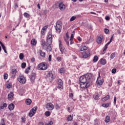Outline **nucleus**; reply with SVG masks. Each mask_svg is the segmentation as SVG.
Masks as SVG:
<instances>
[{
	"mask_svg": "<svg viewBox=\"0 0 125 125\" xmlns=\"http://www.w3.org/2000/svg\"><path fill=\"white\" fill-rule=\"evenodd\" d=\"M93 61L94 63H95L97 62H98V57H97V56H95L94 57Z\"/></svg>",
	"mask_w": 125,
	"mask_h": 125,
	"instance_id": "obj_30",
	"label": "nucleus"
},
{
	"mask_svg": "<svg viewBox=\"0 0 125 125\" xmlns=\"http://www.w3.org/2000/svg\"><path fill=\"white\" fill-rule=\"evenodd\" d=\"M0 125H5L4 124V120L2 119L1 123L0 124Z\"/></svg>",
	"mask_w": 125,
	"mask_h": 125,
	"instance_id": "obj_54",
	"label": "nucleus"
},
{
	"mask_svg": "<svg viewBox=\"0 0 125 125\" xmlns=\"http://www.w3.org/2000/svg\"><path fill=\"white\" fill-rule=\"evenodd\" d=\"M57 88H58V89H60V90L63 89V85H58L57 86Z\"/></svg>",
	"mask_w": 125,
	"mask_h": 125,
	"instance_id": "obj_39",
	"label": "nucleus"
},
{
	"mask_svg": "<svg viewBox=\"0 0 125 125\" xmlns=\"http://www.w3.org/2000/svg\"><path fill=\"white\" fill-rule=\"evenodd\" d=\"M87 49V47L84 45H82L81 46V51H83V50H86Z\"/></svg>",
	"mask_w": 125,
	"mask_h": 125,
	"instance_id": "obj_27",
	"label": "nucleus"
},
{
	"mask_svg": "<svg viewBox=\"0 0 125 125\" xmlns=\"http://www.w3.org/2000/svg\"><path fill=\"white\" fill-rule=\"evenodd\" d=\"M47 80H49V82L53 81V74L52 71H49L46 76Z\"/></svg>",
	"mask_w": 125,
	"mask_h": 125,
	"instance_id": "obj_8",
	"label": "nucleus"
},
{
	"mask_svg": "<svg viewBox=\"0 0 125 125\" xmlns=\"http://www.w3.org/2000/svg\"><path fill=\"white\" fill-rule=\"evenodd\" d=\"M107 63V61L105 59H101V64L102 65H106Z\"/></svg>",
	"mask_w": 125,
	"mask_h": 125,
	"instance_id": "obj_20",
	"label": "nucleus"
},
{
	"mask_svg": "<svg viewBox=\"0 0 125 125\" xmlns=\"http://www.w3.org/2000/svg\"><path fill=\"white\" fill-rule=\"evenodd\" d=\"M110 103H107L106 104H103L102 106L103 107H105V108H108V107H109V106H110Z\"/></svg>",
	"mask_w": 125,
	"mask_h": 125,
	"instance_id": "obj_32",
	"label": "nucleus"
},
{
	"mask_svg": "<svg viewBox=\"0 0 125 125\" xmlns=\"http://www.w3.org/2000/svg\"><path fill=\"white\" fill-rule=\"evenodd\" d=\"M36 77H37V73H36V72H35L32 71L31 73V75L29 77L30 79V82H31L32 83H35Z\"/></svg>",
	"mask_w": 125,
	"mask_h": 125,
	"instance_id": "obj_6",
	"label": "nucleus"
},
{
	"mask_svg": "<svg viewBox=\"0 0 125 125\" xmlns=\"http://www.w3.org/2000/svg\"><path fill=\"white\" fill-rule=\"evenodd\" d=\"M2 106H3L4 108H6V107H7V104H6V103H4V104H3Z\"/></svg>",
	"mask_w": 125,
	"mask_h": 125,
	"instance_id": "obj_58",
	"label": "nucleus"
},
{
	"mask_svg": "<svg viewBox=\"0 0 125 125\" xmlns=\"http://www.w3.org/2000/svg\"><path fill=\"white\" fill-rule=\"evenodd\" d=\"M45 115L46 117H49L50 116V112L49 111H46L45 112Z\"/></svg>",
	"mask_w": 125,
	"mask_h": 125,
	"instance_id": "obj_41",
	"label": "nucleus"
},
{
	"mask_svg": "<svg viewBox=\"0 0 125 125\" xmlns=\"http://www.w3.org/2000/svg\"><path fill=\"white\" fill-rule=\"evenodd\" d=\"M60 73L61 74H64L65 73V68H62L60 69Z\"/></svg>",
	"mask_w": 125,
	"mask_h": 125,
	"instance_id": "obj_33",
	"label": "nucleus"
},
{
	"mask_svg": "<svg viewBox=\"0 0 125 125\" xmlns=\"http://www.w3.org/2000/svg\"><path fill=\"white\" fill-rule=\"evenodd\" d=\"M104 82V80H103V79H102V80L97 79V83L99 85H102Z\"/></svg>",
	"mask_w": 125,
	"mask_h": 125,
	"instance_id": "obj_19",
	"label": "nucleus"
},
{
	"mask_svg": "<svg viewBox=\"0 0 125 125\" xmlns=\"http://www.w3.org/2000/svg\"><path fill=\"white\" fill-rule=\"evenodd\" d=\"M73 120V116L69 115L67 118V121L71 122Z\"/></svg>",
	"mask_w": 125,
	"mask_h": 125,
	"instance_id": "obj_42",
	"label": "nucleus"
},
{
	"mask_svg": "<svg viewBox=\"0 0 125 125\" xmlns=\"http://www.w3.org/2000/svg\"><path fill=\"white\" fill-rule=\"evenodd\" d=\"M40 54L42 57H43V58L45 57V53H44L42 50H40Z\"/></svg>",
	"mask_w": 125,
	"mask_h": 125,
	"instance_id": "obj_24",
	"label": "nucleus"
},
{
	"mask_svg": "<svg viewBox=\"0 0 125 125\" xmlns=\"http://www.w3.org/2000/svg\"><path fill=\"white\" fill-rule=\"evenodd\" d=\"M69 39H67V38L64 39V41L67 45H69V41H68Z\"/></svg>",
	"mask_w": 125,
	"mask_h": 125,
	"instance_id": "obj_52",
	"label": "nucleus"
},
{
	"mask_svg": "<svg viewBox=\"0 0 125 125\" xmlns=\"http://www.w3.org/2000/svg\"><path fill=\"white\" fill-rule=\"evenodd\" d=\"M93 98L94 99H95V100H97V99L99 98V95L98 93H96L93 95Z\"/></svg>",
	"mask_w": 125,
	"mask_h": 125,
	"instance_id": "obj_31",
	"label": "nucleus"
},
{
	"mask_svg": "<svg viewBox=\"0 0 125 125\" xmlns=\"http://www.w3.org/2000/svg\"><path fill=\"white\" fill-rule=\"evenodd\" d=\"M48 125H53V122L51 121V122H49V123H48Z\"/></svg>",
	"mask_w": 125,
	"mask_h": 125,
	"instance_id": "obj_63",
	"label": "nucleus"
},
{
	"mask_svg": "<svg viewBox=\"0 0 125 125\" xmlns=\"http://www.w3.org/2000/svg\"><path fill=\"white\" fill-rule=\"evenodd\" d=\"M104 33H105V34H108V33H109V29H108L107 28H105L104 29Z\"/></svg>",
	"mask_w": 125,
	"mask_h": 125,
	"instance_id": "obj_51",
	"label": "nucleus"
},
{
	"mask_svg": "<svg viewBox=\"0 0 125 125\" xmlns=\"http://www.w3.org/2000/svg\"><path fill=\"white\" fill-rule=\"evenodd\" d=\"M21 120L22 123H25V122H26V118L25 117H21Z\"/></svg>",
	"mask_w": 125,
	"mask_h": 125,
	"instance_id": "obj_47",
	"label": "nucleus"
},
{
	"mask_svg": "<svg viewBox=\"0 0 125 125\" xmlns=\"http://www.w3.org/2000/svg\"><path fill=\"white\" fill-rule=\"evenodd\" d=\"M76 20V17L75 16H72L70 20V22H72Z\"/></svg>",
	"mask_w": 125,
	"mask_h": 125,
	"instance_id": "obj_43",
	"label": "nucleus"
},
{
	"mask_svg": "<svg viewBox=\"0 0 125 125\" xmlns=\"http://www.w3.org/2000/svg\"><path fill=\"white\" fill-rule=\"evenodd\" d=\"M116 72L117 69L116 68H113V69H112L111 73H112V74H116Z\"/></svg>",
	"mask_w": 125,
	"mask_h": 125,
	"instance_id": "obj_45",
	"label": "nucleus"
},
{
	"mask_svg": "<svg viewBox=\"0 0 125 125\" xmlns=\"http://www.w3.org/2000/svg\"><path fill=\"white\" fill-rule=\"evenodd\" d=\"M116 56V53H113L110 55L111 59H114L115 57Z\"/></svg>",
	"mask_w": 125,
	"mask_h": 125,
	"instance_id": "obj_34",
	"label": "nucleus"
},
{
	"mask_svg": "<svg viewBox=\"0 0 125 125\" xmlns=\"http://www.w3.org/2000/svg\"><path fill=\"white\" fill-rule=\"evenodd\" d=\"M25 103L27 105H31V104L32 103V100L30 99H27L25 100Z\"/></svg>",
	"mask_w": 125,
	"mask_h": 125,
	"instance_id": "obj_22",
	"label": "nucleus"
},
{
	"mask_svg": "<svg viewBox=\"0 0 125 125\" xmlns=\"http://www.w3.org/2000/svg\"><path fill=\"white\" fill-rule=\"evenodd\" d=\"M55 27L57 33H58V34H60L61 32V29H62V22H61V21H58L56 23V25Z\"/></svg>",
	"mask_w": 125,
	"mask_h": 125,
	"instance_id": "obj_2",
	"label": "nucleus"
},
{
	"mask_svg": "<svg viewBox=\"0 0 125 125\" xmlns=\"http://www.w3.org/2000/svg\"><path fill=\"white\" fill-rule=\"evenodd\" d=\"M52 57V56H51V55H49V57H48V61H49L50 62V61H51V58Z\"/></svg>",
	"mask_w": 125,
	"mask_h": 125,
	"instance_id": "obj_55",
	"label": "nucleus"
},
{
	"mask_svg": "<svg viewBox=\"0 0 125 125\" xmlns=\"http://www.w3.org/2000/svg\"><path fill=\"white\" fill-rule=\"evenodd\" d=\"M80 84L81 88H87V87L89 86V82L84 83H80Z\"/></svg>",
	"mask_w": 125,
	"mask_h": 125,
	"instance_id": "obj_12",
	"label": "nucleus"
},
{
	"mask_svg": "<svg viewBox=\"0 0 125 125\" xmlns=\"http://www.w3.org/2000/svg\"><path fill=\"white\" fill-rule=\"evenodd\" d=\"M38 68L39 70H41L42 71H43L47 69V65H46V64L45 63V62H42L38 64Z\"/></svg>",
	"mask_w": 125,
	"mask_h": 125,
	"instance_id": "obj_3",
	"label": "nucleus"
},
{
	"mask_svg": "<svg viewBox=\"0 0 125 125\" xmlns=\"http://www.w3.org/2000/svg\"><path fill=\"white\" fill-rule=\"evenodd\" d=\"M80 83H89V82L87 81L86 78L84 75L82 76L79 78Z\"/></svg>",
	"mask_w": 125,
	"mask_h": 125,
	"instance_id": "obj_9",
	"label": "nucleus"
},
{
	"mask_svg": "<svg viewBox=\"0 0 125 125\" xmlns=\"http://www.w3.org/2000/svg\"><path fill=\"white\" fill-rule=\"evenodd\" d=\"M58 85H63V81L61 79L58 80Z\"/></svg>",
	"mask_w": 125,
	"mask_h": 125,
	"instance_id": "obj_28",
	"label": "nucleus"
},
{
	"mask_svg": "<svg viewBox=\"0 0 125 125\" xmlns=\"http://www.w3.org/2000/svg\"><path fill=\"white\" fill-rule=\"evenodd\" d=\"M84 76H85V78H86L87 82H88V81H89L92 77V74H91V73H87L84 75Z\"/></svg>",
	"mask_w": 125,
	"mask_h": 125,
	"instance_id": "obj_15",
	"label": "nucleus"
},
{
	"mask_svg": "<svg viewBox=\"0 0 125 125\" xmlns=\"http://www.w3.org/2000/svg\"><path fill=\"white\" fill-rule=\"evenodd\" d=\"M105 20H107V21H109L110 20V17L108 16H105Z\"/></svg>",
	"mask_w": 125,
	"mask_h": 125,
	"instance_id": "obj_56",
	"label": "nucleus"
},
{
	"mask_svg": "<svg viewBox=\"0 0 125 125\" xmlns=\"http://www.w3.org/2000/svg\"><path fill=\"white\" fill-rule=\"evenodd\" d=\"M48 12V11H47V10H45L43 11V15H46V14H47V13Z\"/></svg>",
	"mask_w": 125,
	"mask_h": 125,
	"instance_id": "obj_53",
	"label": "nucleus"
},
{
	"mask_svg": "<svg viewBox=\"0 0 125 125\" xmlns=\"http://www.w3.org/2000/svg\"><path fill=\"white\" fill-rule=\"evenodd\" d=\"M13 96H14V94H13V92H10L9 94L8 95V99L9 100H11V99L13 98Z\"/></svg>",
	"mask_w": 125,
	"mask_h": 125,
	"instance_id": "obj_16",
	"label": "nucleus"
},
{
	"mask_svg": "<svg viewBox=\"0 0 125 125\" xmlns=\"http://www.w3.org/2000/svg\"><path fill=\"white\" fill-rule=\"evenodd\" d=\"M31 43L32 45H36L37 44V40L36 39H32Z\"/></svg>",
	"mask_w": 125,
	"mask_h": 125,
	"instance_id": "obj_25",
	"label": "nucleus"
},
{
	"mask_svg": "<svg viewBox=\"0 0 125 125\" xmlns=\"http://www.w3.org/2000/svg\"><path fill=\"white\" fill-rule=\"evenodd\" d=\"M62 60V59L61 58V57H58L57 58V61L58 62H61V61Z\"/></svg>",
	"mask_w": 125,
	"mask_h": 125,
	"instance_id": "obj_46",
	"label": "nucleus"
},
{
	"mask_svg": "<svg viewBox=\"0 0 125 125\" xmlns=\"http://www.w3.org/2000/svg\"><path fill=\"white\" fill-rule=\"evenodd\" d=\"M19 57H20V59H21V60H23V59L24 58V55H23L22 53H20V55H19Z\"/></svg>",
	"mask_w": 125,
	"mask_h": 125,
	"instance_id": "obj_38",
	"label": "nucleus"
},
{
	"mask_svg": "<svg viewBox=\"0 0 125 125\" xmlns=\"http://www.w3.org/2000/svg\"><path fill=\"white\" fill-rule=\"evenodd\" d=\"M66 36L67 40H69V39H70V37H69V35L68 34V33H66Z\"/></svg>",
	"mask_w": 125,
	"mask_h": 125,
	"instance_id": "obj_59",
	"label": "nucleus"
},
{
	"mask_svg": "<svg viewBox=\"0 0 125 125\" xmlns=\"http://www.w3.org/2000/svg\"><path fill=\"white\" fill-rule=\"evenodd\" d=\"M103 39V36L102 35L100 36L97 40V42L98 43H101L102 42V39Z\"/></svg>",
	"mask_w": 125,
	"mask_h": 125,
	"instance_id": "obj_17",
	"label": "nucleus"
},
{
	"mask_svg": "<svg viewBox=\"0 0 125 125\" xmlns=\"http://www.w3.org/2000/svg\"><path fill=\"white\" fill-rule=\"evenodd\" d=\"M44 124L42 122H40L39 123V125H44Z\"/></svg>",
	"mask_w": 125,
	"mask_h": 125,
	"instance_id": "obj_64",
	"label": "nucleus"
},
{
	"mask_svg": "<svg viewBox=\"0 0 125 125\" xmlns=\"http://www.w3.org/2000/svg\"><path fill=\"white\" fill-rule=\"evenodd\" d=\"M88 56H90V52L89 51L87 50L83 55V58H87Z\"/></svg>",
	"mask_w": 125,
	"mask_h": 125,
	"instance_id": "obj_18",
	"label": "nucleus"
},
{
	"mask_svg": "<svg viewBox=\"0 0 125 125\" xmlns=\"http://www.w3.org/2000/svg\"><path fill=\"white\" fill-rule=\"evenodd\" d=\"M2 48L3 49L5 53H7V51H6V48L5 47V46L4 45V44H2L1 45Z\"/></svg>",
	"mask_w": 125,
	"mask_h": 125,
	"instance_id": "obj_29",
	"label": "nucleus"
},
{
	"mask_svg": "<svg viewBox=\"0 0 125 125\" xmlns=\"http://www.w3.org/2000/svg\"><path fill=\"white\" fill-rule=\"evenodd\" d=\"M14 107H15V106L13 104H10L8 106L9 110L12 111V110L14 109Z\"/></svg>",
	"mask_w": 125,
	"mask_h": 125,
	"instance_id": "obj_21",
	"label": "nucleus"
},
{
	"mask_svg": "<svg viewBox=\"0 0 125 125\" xmlns=\"http://www.w3.org/2000/svg\"><path fill=\"white\" fill-rule=\"evenodd\" d=\"M114 104H116V102H117V97H114Z\"/></svg>",
	"mask_w": 125,
	"mask_h": 125,
	"instance_id": "obj_60",
	"label": "nucleus"
},
{
	"mask_svg": "<svg viewBox=\"0 0 125 125\" xmlns=\"http://www.w3.org/2000/svg\"><path fill=\"white\" fill-rule=\"evenodd\" d=\"M59 45L60 50L62 54H64V52L66 51V49H65V47H64V46H63V44H62V41L60 40H59Z\"/></svg>",
	"mask_w": 125,
	"mask_h": 125,
	"instance_id": "obj_4",
	"label": "nucleus"
},
{
	"mask_svg": "<svg viewBox=\"0 0 125 125\" xmlns=\"http://www.w3.org/2000/svg\"><path fill=\"white\" fill-rule=\"evenodd\" d=\"M17 73V70H16V69L14 68L12 70V72L10 73L11 79H14V78H15V76H16Z\"/></svg>",
	"mask_w": 125,
	"mask_h": 125,
	"instance_id": "obj_13",
	"label": "nucleus"
},
{
	"mask_svg": "<svg viewBox=\"0 0 125 125\" xmlns=\"http://www.w3.org/2000/svg\"><path fill=\"white\" fill-rule=\"evenodd\" d=\"M59 4V7L60 10L62 11H64L65 9H66V5L63 3L62 2H60L58 3Z\"/></svg>",
	"mask_w": 125,
	"mask_h": 125,
	"instance_id": "obj_11",
	"label": "nucleus"
},
{
	"mask_svg": "<svg viewBox=\"0 0 125 125\" xmlns=\"http://www.w3.org/2000/svg\"><path fill=\"white\" fill-rule=\"evenodd\" d=\"M26 62H22L21 63V68H22V69H25L26 68Z\"/></svg>",
	"mask_w": 125,
	"mask_h": 125,
	"instance_id": "obj_36",
	"label": "nucleus"
},
{
	"mask_svg": "<svg viewBox=\"0 0 125 125\" xmlns=\"http://www.w3.org/2000/svg\"><path fill=\"white\" fill-rule=\"evenodd\" d=\"M11 87V85L8 84V85H7V88H10Z\"/></svg>",
	"mask_w": 125,
	"mask_h": 125,
	"instance_id": "obj_61",
	"label": "nucleus"
},
{
	"mask_svg": "<svg viewBox=\"0 0 125 125\" xmlns=\"http://www.w3.org/2000/svg\"><path fill=\"white\" fill-rule=\"evenodd\" d=\"M17 80L20 83H22V84L26 83V78L23 75L19 76Z\"/></svg>",
	"mask_w": 125,
	"mask_h": 125,
	"instance_id": "obj_7",
	"label": "nucleus"
},
{
	"mask_svg": "<svg viewBox=\"0 0 125 125\" xmlns=\"http://www.w3.org/2000/svg\"><path fill=\"white\" fill-rule=\"evenodd\" d=\"M112 41H113V36H112L110 38V41L108 42L104 46V49L103 50V52H105V51H106V50H107V48H108V45H109V44H110L112 42Z\"/></svg>",
	"mask_w": 125,
	"mask_h": 125,
	"instance_id": "obj_14",
	"label": "nucleus"
},
{
	"mask_svg": "<svg viewBox=\"0 0 125 125\" xmlns=\"http://www.w3.org/2000/svg\"><path fill=\"white\" fill-rule=\"evenodd\" d=\"M23 15L24 17H26V18H29V17L30 16V15L28 13H24L23 14Z\"/></svg>",
	"mask_w": 125,
	"mask_h": 125,
	"instance_id": "obj_40",
	"label": "nucleus"
},
{
	"mask_svg": "<svg viewBox=\"0 0 125 125\" xmlns=\"http://www.w3.org/2000/svg\"><path fill=\"white\" fill-rule=\"evenodd\" d=\"M94 125H99V122H98V120H97V119L95 120V124Z\"/></svg>",
	"mask_w": 125,
	"mask_h": 125,
	"instance_id": "obj_48",
	"label": "nucleus"
},
{
	"mask_svg": "<svg viewBox=\"0 0 125 125\" xmlns=\"http://www.w3.org/2000/svg\"><path fill=\"white\" fill-rule=\"evenodd\" d=\"M52 35L49 34L46 39V42L44 40L41 41V44L42 46L43 49L46 50V51H51L52 50L51 48V43H52Z\"/></svg>",
	"mask_w": 125,
	"mask_h": 125,
	"instance_id": "obj_1",
	"label": "nucleus"
},
{
	"mask_svg": "<svg viewBox=\"0 0 125 125\" xmlns=\"http://www.w3.org/2000/svg\"><path fill=\"white\" fill-rule=\"evenodd\" d=\"M31 62L32 63H34V62H35V58H32V59H31Z\"/></svg>",
	"mask_w": 125,
	"mask_h": 125,
	"instance_id": "obj_62",
	"label": "nucleus"
},
{
	"mask_svg": "<svg viewBox=\"0 0 125 125\" xmlns=\"http://www.w3.org/2000/svg\"><path fill=\"white\" fill-rule=\"evenodd\" d=\"M55 108L57 110H59L60 109V106H59V105H58V104H56Z\"/></svg>",
	"mask_w": 125,
	"mask_h": 125,
	"instance_id": "obj_50",
	"label": "nucleus"
},
{
	"mask_svg": "<svg viewBox=\"0 0 125 125\" xmlns=\"http://www.w3.org/2000/svg\"><path fill=\"white\" fill-rule=\"evenodd\" d=\"M37 110H38L37 106H35V107H33L30 111V112L28 114V116L29 117H33L34 116V115H35V114H36V113L37 112Z\"/></svg>",
	"mask_w": 125,
	"mask_h": 125,
	"instance_id": "obj_5",
	"label": "nucleus"
},
{
	"mask_svg": "<svg viewBox=\"0 0 125 125\" xmlns=\"http://www.w3.org/2000/svg\"><path fill=\"white\" fill-rule=\"evenodd\" d=\"M15 8L17 9V8H18V3H15Z\"/></svg>",
	"mask_w": 125,
	"mask_h": 125,
	"instance_id": "obj_57",
	"label": "nucleus"
},
{
	"mask_svg": "<svg viewBox=\"0 0 125 125\" xmlns=\"http://www.w3.org/2000/svg\"><path fill=\"white\" fill-rule=\"evenodd\" d=\"M109 98H110V96H109V95H107L105 97L102 99V101L105 102V101H107Z\"/></svg>",
	"mask_w": 125,
	"mask_h": 125,
	"instance_id": "obj_23",
	"label": "nucleus"
},
{
	"mask_svg": "<svg viewBox=\"0 0 125 125\" xmlns=\"http://www.w3.org/2000/svg\"><path fill=\"white\" fill-rule=\"evenodd\" d=\"M46 108L47 110L52 111V110L54 109V105L51 103H49L46 104Z\"/></svg>",
	"mask_w": 125,
	"mask_h": 125,
	"instance_id": "obj_10",
	"label": "nucleus"
},
{
	"mask_svg": "<svg viewBox=\"0 0 125 125\" xmlns=\"http://www.w3.org/2000/svg\"><path fill=\"white\" fill-rule=\"evenodd\" d=\"M45 31H46V26H44L43 27L41 31V34L42 35H44L45 34V33L44 32H45Z\"/></svg>",
	"mask_w": 125,
	"mask_h": 125,
	"instance_id": "obj_26",
	"label": "nucleus"
},
{
	"mask_svg": "<svg viewBox=\"0 0 125 125\" xmlns=\"http://www.w3.org/2000/svg\"><path fill=\"white\" fill-rule=\"evenodd\" d=\"M69 96L70 98H71V99H73V98L74 97V94H73L72 93H70Z\"/></svg>",
	"mask_w": 125,
	"mask_h": 125,
	"instance_id": "obj_49",
	"label": "nucleus"
},
{
	"mask_svg": "<svg viewBox=\"0 0 125 125\" xmlns=\"http://www.w3.org/2000/svg\"><path fill=\"white\" fill-rule=\"evenodd\" d=\"M29 70H31V67H28L27 68V69L25 70V74H28L29 73Z\"/></svg>",
	"mask_w": 125,
	"mask_h": 125,
	"instance_id": "obj_37",
	"label": "nucleus"
},
{
	"mask_svg": "<svg viewBox=\"0 0 125 125\" xmlns=\"http://www.w3.org/2000/svg\"><path fill=\"white\" fill-rule=\"evenodd\" d=\"M109 122H110V117L106 116L105 117V123H109Z\"/></svg>",
	"mask_w": 125,
	"mask_h": 125,
	"instance_id": "obj_35",
	"label": "nucleus"
},
{
	"mask_svg": "<svg viewBox=\"0 0 125 125\" xmlns=\"http://www.w3.org/2000/svg\"><path fill=\"white\" fill-rule=\"evenodd\" d=\"M7 78H8V74H7V73H4V80H7Z\"/></svg>",
	"mask_w": 125,
	"mask_h": 125,
	"instance_id": "obj_44",
	"label": "nucleus"
}]
</instances>
